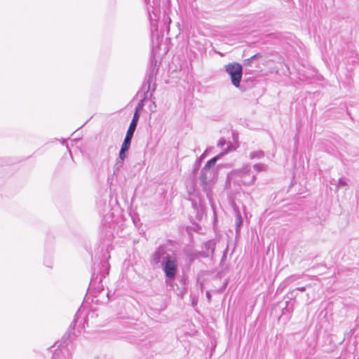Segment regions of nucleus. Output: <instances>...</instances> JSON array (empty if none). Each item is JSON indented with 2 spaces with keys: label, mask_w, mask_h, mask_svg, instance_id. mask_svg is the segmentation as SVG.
I'll use <instances>...</instances> for the list:
<instances>
[{
  "label": "nucleus",
  "mask_w": 359,
  "mask_h": 359,
  "mask_svg": "<svg viewBox=\"0 0 359 359\" xmlns=\"http://www.w3.org/2000/svg\"><path fill=\"white\" fill-rule=\"evenodd\" d=\"M219 155L216 156L210 159L205 166L201 169L198 180L193 184V189L195 190L196 183L202 188L205 193L207 198L211 200L212 189L215 183L216 173L214 170V166L219 158Z\"/></svg>",
  "instance_id": "obj_1"
},
{
  "label": "nucleus",
  "mask_w": 359,
  "mask_h": 359,
  "mask_svg": "<svg viewBox=\"0 0 359 359\" xmlns=\"http://www.w3.org/2000/svg\"><path fill=\"white\" fill-rule=\"evenodd\" d=\"M81 310L79 309L75 314L74 319L69 326L68 331L62 337L60 341H57L55 344L57 345V348L55 349L52 359H72L71 354L69 353V343L72 339L74 337V329L76 323L81 318Z\"/></svg>",
  "instance_id": "obj_2"
},
{
  "label": "nucleus",
  "mask_w": 359,
  "mask_h": 359,
  "mask_svg": "<svg viewBox=\"0 0 359 359\" xmlns=\"http://www.w3.org/2000/svg\"><path fill=\"white\" fill-rule=\"evenodd\" d=\"M226 72L230 76L231 83L239 88L243 76V67L238 62L229 63L224 66Z\"/></svg>",
  "instance_id": "obj_3"
},
{
  "label": "nucleus",
  "mask_w": 359,
  "mask_h": 359,
  "mask_svg": "<svg viewBox=\"0 0 359 359\" xmlns=\"http://www.w3.org/2000/svg\"><path fill=\"white\" fill-rule=\"evenodd\" d=\"M108 273V271H101L100 273H96V268L93 267L92 278L89 284L88 290H94L95 296L100 294L104 290L102 280Z\"/></svg>",
  "instance_id": "obj_4"
},
{
  "label": "nucleus",
  "mask_w": 359,
  "mask_h": 359,
  "mask_svg": "<svg viewBox=\"0 0 359 359\" xmlns=\"http://www.w3.org/2000/svg\"><path fill=\"white\" fill-rule=\"evenodd\" d=\"M172 257L168 253V248L165 245L158 246L151 254L150 263L152 266H158L159 264H163L168 259Z\"/></svg>",
  "instance_id": "obj_5"
},
{
  "label": "nucleus",
  "mask_w": 359,
  "mask_h": 359,
  "mask_svg": "<svg viewBox=\"0 0 359 359\" xmlns=\"http://www.w3.org/2000/svg\"><path fill=\"white\" fill-rule=\"evenodd\" d=\"M240 182L244 186H250L253 184L257 179L256 175L251 170L250 164L244 165L241 169L237 170Z\"/></svg>",
  "instance_id": "obj_6"
},
{
  "label": "nucleus",
  "mask_w": 359,
  "mask_h": 359,
  "mask_svg": "<svg viewBox=\"0 0 359 359\" xmlns=\"http://www.w3.org/2000/svg\"><path fill=\"white\" fill-rule=\"evenodd\" d=\"M148 12L149 19L152 27H157L156 22L160 15V8L158 1L154 0H144Z\"/></svg>",
  "instance_id": "obj_7"
},
{
  "label": "nucleus",
  "mask_w": 359,
  "mask_h": 359,
  "mask_svg": "<svg viewBox=\"0 0 359 359\" xmlns=\"http://www.w3.org/2000/svg\"><path fill=\"white\" fill-rule=\"evenodd\" d=\"M161 266L165 273V276L171 280H174L176 276L178 267L177 259L172 257L170 259H168L167 262L163 263Z\"/></svg>",
  "instance_id": "obj_8"
},
{
  "label": "nucleus",
  "mask_w": 359,
  "mask_h": 359,
  "mask_svg": "<svg viewBox=\"0 0 359 359\" xmlns=\"http://www.w3.org/2000/svg\"><path fill=\"white\" fill-rule=\"evenodd\" d=\"M191 202V207L193 209V214L198 221H201L203 218L205 212V206L201 199L198 197L194 198H190Z\"/></svg>",
  "instance_id": "obj_9"
},
{
  "label": "nucleus",
  "mask_w": 359,
  "mask_h": 359,
  "mask_svg": "<svg viewBox=\"0 0 359 359\" xmlns=\"http://www.w3.org/2000/svg\"><path fill=\"white\" fill-rule=\"evenodd\" d=\"M216 246V242L215 240H209L207 242L204 243L202 246V250L199 252L201 257L206 258V257H212Z\"/></svg>",
  "instance_id": "obj_10"
},
{
  "label": "nucleus",
  "mask_w": 359,
  "mask_h": 359,
  "mask_svg": "<svg viewBox=\"0 0 359 359\" xmlns=\"http://www.w3.org/2000/svg\"><path fill=\"white\" fill-rule=\"evenodd\" d=\"M138 116L137 114H133L132 121L130 123V126L126 132V137L124 138L123 142L131 144V141L134 135V133L136 130L137 123H138Z\"/></svg>",
  "instance_id": "obj_11"
},
{
  "label": "nucleus",
  "mask_w": 359,
  "mask_h": 359,
  "mask_svg": "<svg viewBox=\"0 0 359 359\" xmlns=\"http://www.w3.org/2000/svg\"><path fill=\"white\" fill-rule=\"evenodd\" d=\"M157 73V72L153 69H151L149 68L147 69L146 75V82L144 83V84L142 85V90L147 89V91H149L151 88V84L152 82L155 81Z\"/></svg>",
  "instance_id": "obj_12"
},
{
  "label": "nucleus",
  "mask_w": 359,
  "mask_h": 359,
  "mask_svg": "<svg viewBox=\"0 0 359 359\" xmlns=\"http://www.w3.org/2000/svg\"><path fill=\"white\" fill-rule=\"evenodd\" d=\"M294 306L290 303V302H286L285 306L282 309V315L280 318H283L286 321L289 320L291 316L292 313L293 312Z\"/></svg>",
  "instance_id": "obj_13"
},
{
  "label": "nucleus",
  "mask_w": 359,
  "mask_h": 359,
  "mask_svg": "<svg viewBox=\"0 0 359 359\" xmlns=\"http://www.w3.org/2000/svg\"><path fill=\"white\" fill-rule=\"evenodd\" d=\"M144 90V92L143 93L142 97L140 100V102L137 103V104L135 107V112H134V114H137L138 119L140 118V111H141V110H142V109L144 106V101L146 99L148 98L149 91H147V89H145Z\"/></svg>",
  "instance_id": "obj_14"
},
{
  "label": "nucleus",
  "mask_w": 359,
  "mask_h": 359,
  "mask_svg": "<svg viewBox=\"0 0 359 359\" xmlns=\"http://www.w3.org/2000/svg\"><path fill=\"white\" fill-rule=\"evenodd\" d=\"M130 144L123 142L120 151H119L118 157L117 158L124 161L125 158H126V156H127L128 151L130 149Z\"/></svg>",
  "instance_id": "obj_15"
},
{
  "label": "nucleus",
  "mask_w": 359,
  "mask_h": 359,
  "mask_svg": "<svg viewBox=\"0 0 359 359\" xmlns=\"http://www.w3.org/2000/svg\"><path fill=\"white\" fill-rule=\"evenodd\" d=\"M309 286H310V285H308L307 286L296 287L289 291L287 295L290 299L295 298L297 295V291L304 292L306 290V287Z\"/></svg>",
  "instance_id": "obj_16"
},
{
  "label": "nucleus",
  "mask_w": 359,
  "mask_h": 359,
  "mask_svg": "<svg viewBox=\"0 0 359 359\" xmlns=\"http://www.w3.org/2000/svg\"><path fill=\"white\" fill-rule=\"evenodd\" d=\"M301 276L300 275H297V274H294V275H292V276H290L288 277H287L283 281V283H281V285L283 287H286L287 285H290L291 283H292L293 281L300 278Z\"/></svg>",
  "instance_id": "obj_17"
},
{
  "label": "nucleus",
  "mask_w": 359,
  "mask_h": 359,
  "mask_svg": "<svg viewBox=\"0 0 359 359\" xmlns=\"http://www.w3.org/2000/svg\"><path fill=\"white\" fill-rule=\"evenodd\" d=\"M264 156V152L262 150L255 151L250 153V159H261Z\"/></svg>",
  "instance_id": "obj_18"
},
{
  "label": "nucleus",
  "mask_w": 359,
  "mask_h": 359,
  "mask_svg": "<svg viewBox=\"0 0 359 359\" xmlns=\"http://www.w3.org/2000/svg\"><path fill=\"white\" fill-rule=\"evenodd\" d=\"M123 161H124L116 158V163L114 166L113 175H117L118 172L120 171L121 168L123 165Z\"/></svg>",
  "instance_id": "obj_19"
},
{
  "label": "nucleus",
  "mask_w": 359,
  "mask_h": 359,
  "mask_svg": "<svg viewBox=\"0 0 359 359\" xmlns=\"http://www.w3.org/2000/svg\"><path fill=\"white\" fill-rule=\"evenodd\" d=\"M243 224V218L239 211L236 212V230L238 232L240 230L241 225Z\"/></svg>",
  "instance_id": "obj_20"
},
{
  "label": "nucleus",
  "mask_w": 359,
  "mask_h": 359,
  "mask_svg": "<svg viewBox=\"0 0 359 359\" xmlns=\"http://www.w3.org/2000/svg\"><path fill=\"white\" fill-rule=\"evenodd\" d=\"M148 68L153 69L157 72L158 71V65H157V60L153 55H151L150 57V62Z\"/></svg>",
  "instance_id": "obj_21"
},
{
  "label": "nucleus",
  "mask_w": 359,
  "mask_h": 359,
  "mask_svg": "<svg viewBox=\"0 0 359 359\" xmlns=\"http://www.w3.org/2000/svg\"><path fill=\"white\" fill-rule=\"evenodd\" d=\"M201 159H196L194 164L193 172H192V175H193L194 177H196V174L201 167Z\"/></svg>",
  "instance_id": "obj_22"
},
{
  "label": "nucleus",
  "mask_w": 359,
  "mask_h": 359,
  "mask_svg": "<svg viewBox=\"0 0 359 359\" xmlns=\"http://www.w3.org/2000/svg\"><path fill=\"white\" fill-rule=\"evenodd\" d=\"M267 165L264 163H257L253 165V168L257 171V172L265 171L267 170Z\"/></svg>",
  "instance_id": "obj_23"
},
{
  "label": "nucleus",
  "mask_w": 359,
  "mask_h": 359,
  "mask_svg": "<svg viewBox=\"0 0 359 359\" xmlns=\"http://www.w3.org/2000/svg\"><path fill=\"white\" fill-rule=\"evenodd\" d=\"M149 99L151 101V104L149 106V109L151 112L154 113L156 111V104L155 101V97L153 95L152 93L150 94Z\"/></svg>",
  "instance_id": "obj_24"
},
{
  "label": "nucleus",
  "mask_w": 359,
  "mask_h": 359,
  "mask_svg": "<svg viewBox=\"0 0 359 359\" xmlns=\"http://www.w3.org/2000/svg\"><path fill=\"white\" fill-rule=\"evenodd\" d=\"M141 337H142V336H140L139 337H135L134 335H130L128 337V340L129 341L130 343L138 344L139 341H141L143 340Z\"/></svg>",
  "instance_id": "obj_25"
},
{
  "label": "nucleus",
  "mask_w": 359,
  "mask_h": 359,
  "mask_svg": "<svg viewBox=\"0 0 359 359\" xmlns=\"http://www.w3.org/2000/svg\"><path fill=\"white\" fill-rule=\"evenodd\" d=\"M347 185L346 180L343 178H339L338 180L337 187H343Z\"/></svg>",
  "instance_id": "obj_26"
},
{
  "label": "nucleus",
  "mask_w": 359,
  "mask_h": 359,
  "mask_svg": "<svg viewBox=\"0 0 359 359\" xmlns=\"http://www.w3.org/2000/svg\"><path fill=\"white\" fill-rule=\"evenodd\" d=\"M134 325H137V324L134 323L133 322L126 321V322H123V326L126 328H130V327H133Z\"/></svg>",
  "instance_id": "obj_27"
},
{
  "label": "nucleus",
  "mask_w": 359,
  "mask_h": 359,
  "mask_svg": "<svg viewBox=\"0 0 359 359\" xmlns=\"http://www.w3.org/2000/svg\"><path fill=\"white\" fill-rule=\"evenodd\" d=\"M259 56V54H255V55H252L250 58L245 60V63L250 64V62H252L255 59H256Z\"/></svg>",
  "instance_id": "obj_28"
},
{
  "label": "nucleus",
  "mask_w": 359,
  "mask_h": 359,
  "mask_svg": "<svg viewBox=\"0 0 359 359\" xmlns=\"http://www.w3.org/2000/svg\"><path fill=\"white\" fill-rule=\"evenodd\" d=\"M225 144H226V140H225L224 138H221V139L219 140L218 143H217V146H218L219 147H221V148H222V147H223V146H224Z\"/></svg>",
  "instance_id": "obj_29"
},
{
  "label": "nucleus",
  "mask_w": 359,
  "mask_h": 359,
  "mask_svg": "<svg viewBox=\"0 0 359 359\" xmlns=\"http://www.w3.org/2000/svg\"><path fill=\"white\" fill-rule=\"evenodd\" d=\"M226 252H227V249H226L225 251L224 252L221 262H224L225 260V259L226 257Z\"/></svg>",
  "instance_id": "obj_30"
},
{
  "label": "nucleus",
  "mask_w": 359,
  "mask_h": 359,
  "mask_svg": "<svg viewBox=\"0 0 359 359\" xmlns=\"http://www.w3.org/2000/svg\"><path fill=\"white\" fill-rule=\"evenodd\" d=\"M206 297H207V299H208V301L210 302V299H211V294H210V292L209 291L206 292Z\"/></svg>",
  "instance_id": "obj_31"
},
{
  "label": "nucleus",
  "mask_w": 359,
  "mask_h": 359,
  "mask_svg": "<svg viewBox=\"0 0 359 359\" xmlns=\"http://www.w3.org/2000/svg\"><path fill=\"white\" fill-rule=\"evenodd\" d=\"M205 157V153H203L199 158H198L197 159H201V161L204 159V158Z\"/></svg>",
  "instance_id": "obj_32"
},
{
  "label": "nucleus",
  "mask_w": 359,
  "mask_h": 359,
  "mask_svg": "<svg viewBox=\"0 0 359 359\" xmlns=\"http://www.w3.org/2000/svg\"><path fill=\"white\" fill-rule=\"evenodd\" d=\"M97 267H99V271H97V273H100L101 271H106V272H107V271H108V269H104V270H101V269H100V265H97Z\"/></svg>",
  "instance_id": "obj_33"
},
{
  "label": "nucleus",
  "mask_w": 359,
  "mask_h": 359,
  "mask_svg": "<svg viewBox=\"0 0 359 359\" xmlns=\"http://www.w3.org/2000/svg\"><path fill=\"white\" fill-rule=\"evenodd\" d=\"M156 83L154 82L153 84L152 92H154L156 90Z\"/></svg>",
  "instance_id": "obj_34"
},
{
  "label": "nucleus",
  "mask_w": 359,
  "mask_h": 359,
  "mask_svg": "<svg viewBox=\"0 0 359 359\" xmlns=\"http://www.w3.org/2000/svg\"><path fill=\"white\" fill-rule=\"evenodd\" d=\"M171 22V20L168 18H167L165 20V22Z\"/></svg>",
  "instance_id": "obj_35"
},
{
  "label": "nucleus",
  "mask_w": 359,
  "mask_h": 359,
  "mask_svg": "<svg viewBox=\"0 0 359 359\" xmlns=\"http://www.w3.org/2000/svg\"><path fill=\"white\" fill-rule=\"evenodd\" d=\"M171 22V20L168 18H167L165 20V22Z\"/></svg>",
  "instance_id": "obj_36"
},
{
  "label": "nucleus",
  "mask_w": 359,
  "mask_h": 359,
  "mask_svg": "<svg viewBox=\"0 0 359 359\" xmlns=\"http://www.w3.org/2000/svg\"><path fill=\"white\" fill-rule=\"evenodd\" d=\"M61 142L62 144H66V140L65 139H62Z\"/></svg>",
  "instance_id": "obj_37"
},
{
  "label": "nucleus",
  "mask_w": 359,
  "mask_h": 359,
  "mask_svg": "<svg viewBox=\"0 0 359 359\" xmlns=\"http://www.w3.org/2000/svg\"><path fill=\"white\" fill-rule=\"evenodd\" d=\"M101 264L102 268L107 267L105 262H104L103 264L101 263Z\"/></svg>",
  "instance_id": "obj_38"
},
{
  "label": "nucleus",
  "mask_w": 359,
  "mask_h": 359,
  "mask_svg": "<svg viewBox=\"0 0 359 359\" xmlns=\"http://www.w3.org/2000/svg\"><path fill=\"white\" fill-rule=\"evenodd\" d=\"M294 139H295L296 142H298V137H297V135L295 136V138H294Z\"/></svg>",
  "instance_id": "obj_39"
},
{
  "label": "nucleus",
  "mask_w": 359,
  "mask_h": 359,
  "mask_svg": "<svg viewBox=\"0 0 359 359\" xmlns=\"http://www.w3.org/2000/svg\"><path fill=\"white\" fill-rule=\"evenodd\" d=\"M104 228L105 229L106 231H107V225L105 224H104Z\"/></svg>",
  "instance_id": "obj_40"
},
{
  "label": "nucleus",
  "mask_w": 359,
  "mask_h": 359,
  "mask_svg": "<svg viewBox=\"0 0 359 359\" xmlns=\"http://www.w3.org/2000/svg\"><path fill=\"white\" fill-rule=\"evenodd\" d=\"M84 318H85L84 317H83V318H82V319L81 320V322H80V323H81L83 320H84Z\"/></svg>",
  "instance_id": "obj_41"
},
{
  "label": "nucleus",
  "mask_w": 359,
  "mask_h": 359,
  "mask_svg": "<svg viewBox=\"0 0 359 359\" xmlns=\"http://www.w3.org/2000/svg\"><path fill=\"white\" fill-rule=\"evenodd\" d=\"M49 264H51V263L50 262ZM46 265H47L48 266H50V264H46Z\"/></svg>",
  "instance_id": "obj_42"
},
{
  "label": "nucleus",
  "mask_w": 359,
  "mask_h": 359,
  "mask_svg": "<svg viewBox=\"0 0 359 359\" xmlns=\"http://www.w3.org/2000/svg\"><path fill=\"white\" fill-rule=\"evenodd\" d=\"M109 292H107V296L109 297Z\"/></svg>",
  "instance_id": "obj_43"
},
{
  "label": "nucleus",
  "mask_w": 359,
  "mask_h": 359,
  "mask_svg": "<svg viewBox=\"0 0 359 359\" xmlns=\"http://www.w3.org/2000/svg\"><path fill=\"white\" fill-rule=\"evenodd\" d=\"M135 325H134L132 328H134V330H136V327H134Z\"/></svg>",
  "instance_id": "obj_44"
}]
</instances>
